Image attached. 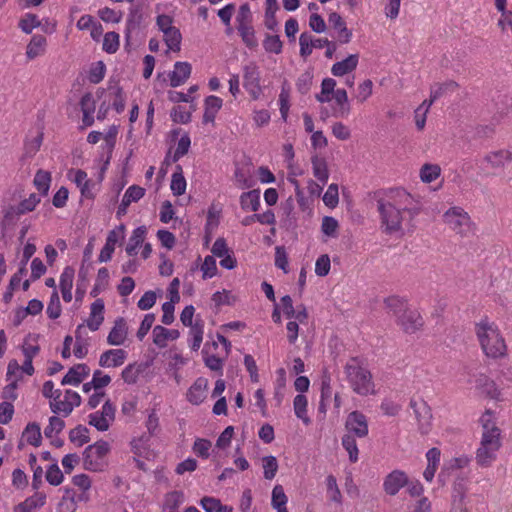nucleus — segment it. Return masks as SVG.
<instances>
[{
    "mask_svg": "<svg viewBox=\"0 0 512 512\" xmlns=\"http://www.w3.org/2000/svg\"><path fill=\"white\" fill-rule=\"evenodd\" d=\"M69 440L78 447L83 446L90 441L89 429L83 425H77L69 432Z\"/></svg>",
    "mask_w": 512,
    "mask_h": 512,
    "instance_id": "obj_39",
    "label": "nucleus"
},
{
    "mask_svg": "<svg viewBox=\"0 0 512 512\" xmlns=\"http://www.w3.org/2000/svg\"><path fill=\"white\" fill-rule=\"evenodd\" d=\"M110 424L111 423L109 422V419L101 415L99 411L89 415V425L95 427L98 431H107L110 427Z\"/></svg>",
    "mask_w": 512,
    "mask_h": 512,
    "instance_id": "obj_58",
    "label": "nucleus"
},
{
    "mask_svg": "<svg viewBox=\"0 0 512 512\" xmlns=\"http://www.w3.org/2000/svg\"><path fill=\"white\" fill-rule=\"evenodd\" d=\"M339 201L338 185L330 184L323 196V202L329 208H335Z\"/></svg>",
    "mask_w": 512,
    "mask_h": 512,
    "instance_id": "obj_61",
    "label": "nucleus"
},
{
    "mask_svg": "<svg viewBox=\"0 0 512 512\" xmlns=\"http://www.w3.org/2000/svg\"><path fill=\"white\" fill-rule=\"evenodd\" d=\"M61 303L58 292L54 290L51 294L46 313L50 319H57L61 315Z\"/></svg>",
    "mask_w": 512,
    "mask_h": 512,
    "instance_id": "obj_52",
    "label": "nucleus"
},
{
    "mask_svg": "<svg viewBox=\"0 0 512 512\" xmlns=\"http://www.w3.org/2000/svg\"><path fill=\"white\" fill-rule=\"evenodd\" d=\"M223 101L220 97L210 95L204 101L203 123L214 122L216 114L221 109Z\"/></svg>",
    "mask_w": 512,
    "mask_h": 512,
    "instance_id": "obj_23",
    "label": "nucleus"
},
{
    "mask_svg": "<svg viewBox=\"0 0 512 512\" xmlns=\"http://www.w3.org/2000/svg\"><path fill=\"white\" fill-rule=\"evenodd\" d=\"M179 172H174L172 175L170 188L175 196H181L186 190V180L182 174L181 167H177Z\"/></svg>",
    "mask_w": 512,
    "mask_h": 512,
    "instance_id": "obj_45",
    "label": "nucleus"
},
{
    "mask_svg": "<svg viewBox=\"0 0 512 512\" xmlns=\"http://www.w3.org/2000/svg\"><path fill=\"white\" fill-rule=\"evenodd\" d=\"M444 222L461 237L473 234L474 224L470 216L461 207H452L443 215Z\"/></svg>",
    "mask_w": 512,
    "mask_h": 512,
    "instance_id": "obj_6",
    "label": "nucleus"
},
{
    "mask_svg": "<svg viewBox=\"0 0 512 512\" xmlns=\"http://www.w3.org/2000/svg\"><path fill=\"white\" fill-rule=\"evenodd\" d=\"M313 174L323 184L328 181L329 172L327 168V162L324 158L314 155L311 158Z\"/></svg>",
    "mask_w": 512,
    "mask_h": 512,
    "instance_id": "obj_32",
    "label": "nucleus"
},
{
    "mask_svg": "<svg viewBox=\"0 0 512 512\" xmlns=\"http://www.w3.org/2000/svg\"><path fill=\"white\" fill-rule=\"evenodd\" d=\"M191 64L188 62H176L174 70L170 73V86L175 88L186 82L191 74Z\"/></svg>",
    "mask_w": 512,
    "mask_h": 512,
    "instance_id": "obj_15",
    "label": "nucleus"
},
{
    "mask_svg": "<svg viewBox=\"0 0 512 512\" xmlns=\"http://www.w3.org/2000/svg\"><path fill=\"white\" fill-rule=\"evenodd\" d=\"M467 479L465 477H457L453 483L452 489V505L465 504L464 500L467 492Z\"/></svg>",
    "mask_w": 512,
    "mask_h": 512,
    "instance_id": "obj_34",
    "label": "nucleus"
},
{
    "mask_svg": "<svg viewBox=\"0 0 512 512\" xmlns=\"http://www.w3.org/2000/svg\"><path fill=\"white\" fill-rule=\"evenodd\" d=\"M327 481V495L329 499L336 503L342 502V495L338 488L336 478L333 475H329Z\"/></svg>",
    "mask_w": 512,
    "mask_h": 512,
    "instance_id": "obj_59",
    "label": "nucleus"
},
{
    "mask_svg": "<svg viewBox=\"0 0 512 512\" xmlns=\"http://www.w3.org/2000/svg\"><path fill=\"white\" fill-rule=\"evenodd\" d=\"M64 476L57 463L51 464L46 471V480L50 485L58 486L63 482Z\"/></svg>",
    "mask_w": 512,
    "mask_h": 512,
    "instance_id": "obj_56",
    "label": "nucleus"
},
{
    "mask_svg": "<svg viewBox=\"0 0 512 512\" xmlns=\"http://www.w3.org/2000/svg\"><path fill=\"white\" fill-rule=\"evenodd\" d=\"M459 87L458 83L453 80H448L444 83L435 84L431 87L430 99L428 107H430L437 99L441 98L448 92H454Z\"/></svg>",
    "mask_w": 512,
    "mask_h": 512,
    "instance_id": "obj_27",
    "label": "nucleus"
},
{
    "mask_svg": "<svg viewBox=\"0 0 512 512\" xmlns=\"http://www.w3.org/2000/svg\"><path fill=\"white\" fill-rule=\"evenodd\" d=\"M383 195L403 213H408L410 219H414L422 210L421 203L403 188L385 190Z\"/></svg>",
    "mask_w": 512,
    "mask_h": 512,
    "instance_id": "obj_5",
    "label": "nucleus"
},
{
    "mask_svg": "<svg viewBox=\"0 0 512 512\" xmlns=\"http://www.w3.org/2000/svg\"><path fill=\"white\" fill-rule=\"evenodd\" d=\"M377 210L386 234H393L402 229V212L384 195L377 199Z\"/></svg>",
    "mask_w": 512,
    "mask_h": 512,
    "instance_id": "obj_4",
    "label": "nucleus"
},
{
    "mask_svg": "<svg viewBox=\"0 0 512 512\" xmlns=\"http://www.w3.org/2000/svg\"><path fill=\"white\" fill-rule=\"evenodd\" d=\"M47 40L43 35L36 34L32 36L29 44L27 45L26 56L29 59H35L45 52Z\"/></svg>",
    "mask_w": 512,
    "mask_h": 512,
    "instance_id": "obj_28",
    "label": "nucleus"
},
{
    "mask_svg": "<svg viewBox=\"0 0 512 512\" xmlns=\"http://www.w3.org/2000/svg\"><path fill=\"white\" fill-rule=\"evenodd\" d=\"M143 21V10L141 5H133L129 9L126 21L125 37L128 40L135 30H138Z\"/></svg>",
    "mask_w": 512,
    "mask_h": 512,
    "instance_id": "obj_21",
    "label": "nucleus"
},
{
    "mask_svg": "<svg viewBox=\"0 0 512 512\" xmlns=\"http://www.w3.org/2000/svg\"><path fill=\"white\" fill-rule=\"evenodd\" d=\"M313 80V73L311 71H305L302 73L296 82V88L299 93L305 95L309 92Z\"/></svg>",
    "mask_w": 512,
    "mask_h": 512,
    "instance_id": "obj_60",
    "label": "nucleus"
},
{
    "mask_svg": "<svg viewBox=\"0 0 512 512\" xmlns=\"http://www.w3.org/2000/svg\"><path fill=\"white\" fill-rule=\"evenodd\" d=\"M328 21L334 29L338 30L339 34H345V39H341V43L350 42L352 32L346 27V23L340 14L336 12L330 13Z\"/></svg>",
    "mask_w": 512,
    "mask_h": 512,
    "instance_id": "obj_33",
    "label": "nucleus"
},
{
    "mask_svg": "<svg viewBox=\"0 0 512 512\" xmlns=\"http://www.w3.org/2000/svg\"><path fill=\"white\" fill-rule=\"evenodd\" d=\"M384 303L386 307L397 316L407 309L405 301L397 296H390L386 298Z\"/></svg>",
    "mask_w": 512,
    "mask_h": 512,
    "instance_id": "obj_55",
    "label": "nucleus"
},
{
    "mask_svg": "<svg viewBox=\"0 0 512 512\" xmlns=\"http://www.w3.org/2000/svg\"><path fill=\"white\" fill-rule=\"evenodd\" d=\"M145 234L146 228L144 226L137 227L133 230L125 249L129 256H135L137 254V248L143 243Z\"/></svg>",
    "mask_w": 512,
    "mask_h": 512,
    "instance_id": "obj_31",
    "label": "nucleus"
},
{
    "mask_svg": "<svg viewBox=\"0 0 512 512\" xmlns=\"http://www.w3.org/2000/svg\"><path fill=\"white\" fill-rule=\"evenodd\" d=\"M204 322L196 320L193 326H190L189 335L191 336L190 348L197 351L203 340Z\"/></svg>",
    "mask_w": 512,
    "mask_h": 512,
    "instance_id": "obj_38",
    "label": "nucleus"
},
{
    "mask_svg": "<svg viewBox=\"0 0 512 512\" xmlns=\"http://www.w3.org/2000/svg\"><path fill=\"white\" fill-rule=\"evenodd\" d=\"M483 161L488 163L491 166V168L504 167L506 162L512 161V151L497 150L489 152L484 156Z\"/></svg>",
    "mask_w": 512,
    "mask_h": 512,
    "instance_id": "obj_24",
    "label": "nucleus"
},
{
    "mask_svg": "<svg viewBox=\"0 0 512 512\" xmlns=\"http://www.w3.org/2000/svg\"><path fill=\"white\" fill-rule=\"evenodd\" d=\"M359 61L358 54H351L347 58L342 61L336 62L333 64L331 68V73L333 76L341 77L348 73H351L357 68Z\"/></svg>",
    "mask_w": 512,
    "mask_h": 512,
    "instance_id": "obj_19",
    "label": "nucleus"
},
{
    "mask_svg": "<svg viewBox=\"0 0 512 512\" xmlns=\"http://www.w3.org/2000/svg\"><path fill=\"white\" fill-rule=\"evenodd\" d=\"M409 484L408 475L399 469L390 472L383 481V489L389 496H395L401 488Z\"/></svg>",
    "mask_w": 512,
    "mask_h": 512,
    "instance_id": "obj_9",
    "label": "nucleus"
},
{
    "mask_svg": "<svg viewBox=\"0 0 512 512\" xmlns=\"http://www.w3.org/2000/svg\"><path fill=\"white\" fill-rule=\"evenodd\" d=\"M263 47L266 52L280 54L282 52L283 43L279 35L267 34L263 41Z\"/></svg>",
    "mask_w": 512,
    "mask_h": 512,
    "instance_id": "obj_49",
    "label": "nucleus"
},
{
    "mask_svg": "<svg viewBox=\"0 0 512 512\" xmlns=\"http://www.w3.org/2000/svg\"><path fill=\"white\" fill-rule=\"evenodd\" d=\"M208 347L209 343H206L202 350L203 361L205 365L212 371H222L224 360L216 355H209Z\"/></svg>",
    "mask_w": 512,
    "mask_h": 512,
    "instance_id": "obj_43",
    "label": "nucleus"
},
{
    "mask_svg": "<svg viewBox=\"0 0 512 512\" xmlns=\"http://www.w3.org/2000/svg\"><path fill=\"white\" fill-rule=\"evenodd\" d=\"M184 502V494L181 491H172L166 494L164 501V510L178 509Z\"/></svg>",
    "mask_w": 512,
    "mask_h": 512,
    "instance_id": "obj_50",
    "label": "nucleus"
},
{
    "mask_svg": "<svg viewBox=\"0 0 512 512\" xmlns=\"http://www.w3.org/2000/svg\"><path fill=\"white\" fill-rule=\"evenodd\" d=\"M240 205L243 210L256 212L260 207V191L251 190L242 193L240 196Z\"/></svg>",
    "mask_w": 512,
    "mask_h": 512,
    "instance_id": "obj_29",
    "label": "nucleus"
},
{
    "mask_svg": "<svg viewBox=\"0 0 512 512\" xmlns=\"http://www.w3.org/2000/svg\"><path fill=\"white\" fill-rule=\"evenodd\" d=\"M491 412L486 413L481 417L483 424V433L480 442V447L476 451V463L483 468L490 467L497 458V451L501 447V431L491 421Z\"/></svg>",
    "mask_w": 512,
    "mask_h": 512,
    "instance_id": "obj_1",
    "label": "nucleus"
},
{
    "mask_svg": "<svg viewBox=\"0 0 512 512\" xmlns=\"http://www.w3.org/2000/svg\"><path fill=\"white\" fill-rule=\"evenodd\" d=\"M243 86L254 100L258 99L262 94L260 72L256 63L250 62L244 67Z\"/></svg>",
    "mask_w": 512,
    "mask_h": 512,
    "instance_id": "obj_8",
    "label": "nucleus"
},
{
    "mask_svg": "<svg viewBox=\"0 0 512 512\" xmlns=\"http://www.w3.org/2000/svg\"><path fill=\"white\" fill-rule=\"evenodd\" d=\"M410 407L414 410L415 416L419 422L422 420L425 421V423H422L420 425V432L422 434H426L429 431V423L428 420L431 419V411L429 406L426 404V402L421 401L418 403L415 400L410 401Z\"/></svg>",
    "mask_w": 512,
    "mask_h": 512,
    "instance_id": "obj_18",
    "label": "nucleus"
},
{
    "mask_svg": "<svg viewBox=\"0 0 512 512\" xmlns=\"http://www.w3.org/2000/svg\"><path fill=\"white\" fill-rule=\"evenodd\" d=\"M83 329H84V325L79 324L75 331L76 342H75L73 353H74V356L79 359L84 358L88 353L87 344L85 343V340L79 336V333Z\"/></svg>",
    "mask_w": 512,
    "mask_h": 512,
    "instance_id": "obj_47",
    "label": "nucleus"
},
{
    "mask_svg": "<svg viewBox=\"0 0 512 512\" xmlns=\"http://www.w3.org/2000/svg\"><path fill=\"white\" fill-rule=\"evenodd\" d=\"M127 357V353L123 349H111L101 354L99 365L101 367H118L121 366Z\"/></svg>",
    "mask_w": 512,
    "mask_h": 512,
    "instance_id": "obj_17",
    "label": "nucleus"
},
{
    "mask_svg": "<svg viewBox=\"0 0 512 512\" xmlns=\"http://www.w3.org/2000/svg\"><path fill=\"white\" fill-rule=\"evenodd\" d=\"M46 495L42 492H36L33 496L28 497L25 501L15 506V512H35L37 508L45 505Z\"/></svg>",
    "mask_w": 512,
    "mask_h": 512,
    "instance_id": "obj_22",
    "label": "nucleus"
},
{
    "mask_svg": "<svg viewBox=\"0 0 512 512\" xmlns=\"http://www.w3.org/2000/svg\"><path fill=\"white\" fill-rule=\"evenodd\" d=\"M263 469H264V478L267 480H272L278 470V462L276 457L269 455L262 458Z\"/></svg>",
    "mask_w": 512,
    "mask_h": 512,
    "instance_id": "obj_51",
    "label": "nucleus"
},
{
    "mask_svg": "<svg viewBox=\"0 0 512 512\" xmlns=\"http://www.w3.org/2000/svg\"><path fill=\"white\" fill-rule=\"evenodd\" d=\"M287 496L281 485H276L272 490L271 505L274 509L286 508Z\"/></svg>",
    "mask_w": 512,
    "mask_h": 512,
    "instance_id": "obj_53",
    "label": "nucleus"
},
{
    "mask_svg": "<svg viewBox=\"0 0 512 512\" xmlns=\"http://www.w3.org/2000/svg\"><path fill=\"white\" fill-rule=\"evenodd\" d=\"M180 333L176 329H167L163 326L157 325L153 329V343L159 348H165L168 340H176Z\"/></svg>",
    "mask_w": 512,
    "mask_h": 512,
    "instance_id": "obj_20",
    "label": "nucleus"
},
{
    "mask_svg": "<svg viewBox=\"0 0 512 512\" xmlns=\"http://www.w3.org/2000/svg\"><path fill=\"white\" fill-rule=\"evenodd\" d=\"M90 369L86 364H76L62 378V385L78 386L89 375Z\"/></svg>",
    "mask_w": 512,
    "mask_h": 512,
    "instance_id": "obj_12",
    "label": "nucleus"
},
{
    "mask_svg": "<svg viewBox=\"0 0 512 512\" xmlns=\"http://www.w3.org/2000/svg\"><path fill=\"white\" fill-rule=\"evenodd\" d=\"M109 450V443L104 440H99L86 447L83 452L84 469L93 472L102 471L105 464L104 457L107 455Z\"/></svg>",
    "mask_w": 512,
    "mask_h": 512,
    "instance_id": "obj_7",
    "label": "nucleus"
},
{
    "mask_svg": "<svg viewBox=\"0 0 512 512\" xmlns=\"http://www.w3.org/2000/svg\"><path fill=\"white\" fill-rule=\"evenodd\" d=\"M332 97L335 99V102L338 107L334 109L333 115L335 117L344 118L347 117L350 113V105L348 102V95L345 89H337Z\"/></svg>",
    "mask_w": 512,
    "mask_h": 512,
    "instance_id": "obj_26",
    "label": "nucleus"
},
{
    "mask_svg": "<svg viewBox=\"0 0 512 512\" xmlns=\"http://www.w3.org/2000/svg\"><path fill=\"white\" fill-rule=\"evenodd\" d=\"M289 98H290V86L287 81H284L281 87L279 95L280 113L284 121L287 120L289 112Z\"/></svg>",
    "mask_w": 512,
    "mask_h": 512,
    "instance_id": "obj_42",
    "label": "nucleus"
},
{
    "mask_svg": "<svg viewBox=\"0 0 512 512\" xmlns=\"http://www.w3.org/2000/svg\"><path fill=\"white\" fill-rule=\"evenodd\" d=\"M164 41L168 48L174 52H179L181 49L182 35L177 27H173L163 32Z\"/></svg>",
    "mask_w": 512,
    "mask_h": 512,
    "instance_id": "obj_35",
    "label": "nucleus"
},
{
    "mask_svg": "<svg viewBox=\"0 0 512 512\" xmlns=\"http://www.w3.org/2000/svg\"><path fill=\"white\" fill-rule=\"evenodd\" d=\"M307 398L305 395L299 394L294 398L293 406L295 415L303 421L305 425L311 423V419L307 415Z\"/></svg>",
    "mask_w": 512,
    "mask_h": 512,
    "instance_id": "obj_37",
    "label": "nucleus"
},
{
    "mask_svg": "<svg viewBox=\"0 0 512 512\" xmlns=\"http://www.w3.org/2000/svg\"><path fill=\"white\" fill-rule=\"evenodd\" d=\"M475 333L485 355L490 358H500L506 355L507 346L497 326L487 318L476 324Z\"/></svg>",
    "mask_w": 512,
    "mask_h": 512,
    "instance_id": "obj_2",
    "label": "nucleus"
},
{
    "mask_svg": "<svg viewBox=\"0 0 512 512\" xmlns=\"http://www.w3.org/2000/svg\"><path fill=\"white\" fill-rule=\"evenodd\" d=\"M210 448L211 442L209 440L197 438L193 444L192 450L197 456L207 459L209 457Z\"/></svg>",
    "mask_w": 512,
    "mask_h": 512,
    "instance_id": "obj_63",
    "label": "nucleus"
},
{
    "mask_svg": "<svg viewBox=\"0 0 512 512\" xmlns=\"http://www.w3.org/2000/svg\"><path fill=\"white\" fill-rule=\"evenodd\" d=\"M106 72V66L102 61L96 62L90 69L89 72V81L93 84L100 83Z\"/></svg>",
    "mask_w": 512,
    "mask_h": 512,
    "instance_id": "obj_64",
    "label": "nucleus"
},
{
    "mask_svg": "<svg viewBox=\"0 0 512 512\" xmlns=\"http://www.w3.org/2000/svg\"><path fill=\"white\" fill-rule=\"evenodd\" d=\"M119 48V34L107 32L103 39V50L109 54L115 53Z\"/></svg>",
    "mask_w": 512,
    "mask_h": 512,
    "instance_id": "obj_57",
    "label": "nucleus"
},
{
    "mask_svg": "<svg viewBox=\"0 0 512 512\" xmlns=\"http://www.w3.org/2000/svg\"><path fill=\"white\" fill-rule=\"evenodd\" d=\"M104 301L102 299H96L91 304L90 316L86 320L87 327L91 331H97L104 321Z\"/></svg>",
    "mask_w": 512,
    "mask_h": 512,
    "instance_id": "obj_16",
    "label": "nucleus"
},
{
    "mask_svg": "<svg viewBox=\"0 0 512 512\" xmlns=\"http://www.w3.org/2000/svg\"><path fill=\"white\" fill-rule=\"evenodd\" d=\"M479 385L482 387L483 392L492 399H497L500 395V392L495 384V382L489 379L486 376H482L478 379Z\"/></svg>",
    "mask_w": 512,
    "mask_h": 512,
    "instance_id": "obj_54",
    "label": "nucleus"
},
{
    "mask_svg": "<svg viewBox=\"0 0 512 512\" xmlns=\"http://www.w3.org/2000/svg\"><path fill=\"white\" fill-rule=\"evenodd\" d=\"M40 25V20L37 15L33 13L25 14V16L19 21V28L26 34H30L34 28H37Z\"/></svg>",
    "mask_w": 512,
    "mask_h": 512,
    "instance_id": "obj_48",
    "label": "nucleus"
},
{
    "mask_svg": "<svg viewBox=\"0 0 512 512\" xmlns=\"http://www.w3.org/2000/svg\"><path fill=\"white\" fill-rule=\"evenodd\" d=\"M441 169L435 164H424L420 170V178L425 183H431L440 175Z\"/></svg>",
    "mask_w": 512,
    "mask_h": 512,
    "instance_id": "obj_46",
    "label": "nucleus"
},
{
    "mask_svg": "<svg viewBox=\"0 0 512 512\" xmlns=\"http://www.w3.org/2000/svg\"><path fill=\"white\" fill-rule=\"evenodd\" d=\"M342 446L349 454V460L352 463L358 461V447L355 440V437L351 434H345L342 437Z\"/></svg>",
    "mask_w": 512,
    "mask_h": 512,
    "instance_id": "obj_44",
    "label": "nucleus"
},
{
    "mask_svg": "<svg viewBox=\"0 0 512 512\" xmlns=\"http://www.w3.org/2000/svg\"><path fill=\"white\" fill-rule=\"evenodd\" d=\"M346 379L352 390L360 395L367 396L375 394V385L371 372L363 367L358 357H351L344 366Z\"/></svg>",
    "mask_w": 512,
    "mask_h": 512,
    "instance_id": "obj_3",
    "label": "nucleus"
},
{
    "mask_svg": "<svg viewBox=\"0 0 512 512\" xmlns=\"http://www.w3.org/2000/svg\"><path fill=\"white\" fill-rule=\"evenodd\" d=\"M397 323L402 327L403 331L408 334H413L423 326L424 322L416 310L406 309L398 316Z\"/></svg>",
    "mask_w": 512,
    "mask_h": 512,
    "instance_id": "obj_11",
    "label": "nucleus"
},
{
    "mask_svg": "<svg viewBox=\"0 0 512 512\" xmlns=\"http://www.w3.org/2000/svg\"><path fill=\"white\" fill-rule=\"evenodd\" d=\"M22 436L30 445L35 447L40 446L42 436L39 424L36 422L29 423L24 429Z\"/></svg>",
    "mask_w": 512,
    "mask_h": 512,
    "instance_id": "obj_36",
    "label": "nucleus"
},
{
    "mask_svg": "<svg viewBox=\"0 0 512 512\" xmlns=\"http://www.w3.org/2000/svg\"><path fill=\"white\" fill-rule=\"evenodd\" d=\"M74 273V269L67 266L64 268L60 276V289L65 302H70L72 300L71 290L73 286Z\"/></svg>",
    "mask_w": 512,
    "mask_h": 512,
    "instance_id": "obj_25",
    "label": "nucleus"
},
{
    "mask_svg": "<svg viewBox=\"0 0 512 512\" xmlns=\"http://www.w3.org/2000/svg\"><path fill=\"white\" fill-rule=\"evenodd\" d=\"M207 386L208 380L206 378H197L188 389L187 400L193 405H200L206 398Z\"/></svg>",
    "mask_w": 512,
    "mask_h": 512,
    "instance_id": "obj_14",
    "label": "nucleus"
},
{
    "mask_svg": "<svg viewBox=\"0 0 512 512\" xmlns=\"http://www.w3.org/2000/svg\"><path fill=\"white\" fill-rule=\"evenodd\" d=\"M128 327L126 320L123 317H119L115 320L114 326L110 330L107 342L110 345L119 346L122 345L127 337Z\"/></svg>",
    "mask_w": 512,
    "mask_h": 512,
    "instance_id": "obj_13",
    "label": "nucleus"
},
{
    "mask_svg": "<svg viewBox=\"0 0 512 512\" xmlns=\"http://www.w3.org/2000/svg\"><path fill=\"white\" fill-rule=\"evenodd\" d=\"M108 90L110 91L111 95H113V108L116 110L117 113H122L125 109L126 104V96L124 94L123 88L118 83H112L109 82Z\"/></svg>",
    "mask_w": 512,
    "mask_h": 512,
    "instance_id": "obj_30",
    "label": "nucleus"
},
{
    "mask_svg": "<svg viewBox=\"0 0 512 512\" xmlns=\"http://www.w3.org/2000/svg\"><path fill=\"white\" fill-rule=\"evenodd\" d=\"M65 427V422L57 417V416H52L49 418V424L47 427H45L44 429V434L47 438H52L53 437V433H60Z\"/></svg>",
    "mask_w": 512,
    "mask_h": 512,
    "instance_id": "obj_62",
    "label": "nucleus"
},
{
    "mask_svg": "<svg viewBox=\"0 0 512 512\" xmlns=\"http://www.w3.org/2000/svg\"><path fill=\"white\" fill-rule=\"evenodd\" d=\"M237 30L242 38V41L248 48L253 49L258 46V41L255 36V30L252 25L237 26Z\"/></svg>",
    "mask_w": 512,
    "mask_h": 512,
    "instance_id": "obj_40",
    "label": "nucleus"
},
{
    "mask_svg": "<svg viewBox=\"0 0 512 512\" xmlns=\"http://www.w3.org/2000/svg\"><path fill=\"white\" fill-rule=\"evenodd\" d=\"M346 429L353 433V436L363 438L368 435V423L366 416L359 411H353L348 414L346 423Z\"/></svg>",
    "mask_w": 512,
    "mask_h": 512,
    "instance_id": "obj_10",
    "label": "nucleus"
},
{
    "mask_svg": "<svg viewBox=\"0 0 512 512\" xmlns=\"http://www.w3.org/2000/svg\"><path fill=\"white\" fill-rule=\"evenodd\" d=\"M51 182V174L48 171L38 170L34 177V185L37 190L43 194L47 195Z\"/></svg>",
    "mask_w": 512,
    "mask_h": 512,
    "instance_id": "obj_41",
    "label": "nucleus"
}]
</instances>
